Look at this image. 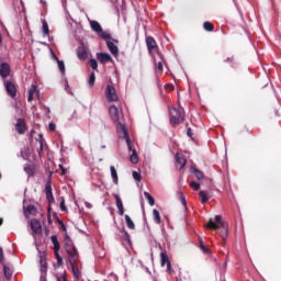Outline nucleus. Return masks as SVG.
Masks as SVG:
<instances>
[{"label":"nucleus","mask_w":281,"mask_h":281,"mask_svg":"<svg viewBox=\"0 0 281 281\" xmlns=\"http://www.w3.org/2000/svg\"><path fill=\"white\" fill-rule=\"evenodd\" d=\"M56 221H57V223L59 224V225H64L65 223L60 220V218H58V217H56Z\"/></svg>","instance_id":"nucleus-55"},{"label":"nucleus","mask_w":281,"mask_h":281,"mask_svg":"<svg viewBox=\"0 0 281 281\" xmlns=\"http://www.w3.org/2000/svg\"><path fill=\"white\" fill-rule=\"evenodd\" d=\"M189 186H190V188H192V190H194L195 192H198V190H201V184H199V182L191 181Z\"/></svg>","instance_id":"nucleus-41"},{"label":"nucleus","mask_w":281,"mask_h":281,"mask_svg":"<svg viewBox=\"0 0 281 281\" xmlns=\"http://www.w3.org/2000/svg\"><path fill=\"white\" fill-rule=\"evenodd\" d=\"M153 214H154V221L155 223H157V225H159L161 223V215L159 214V212L157 211V209L153 210Z\"/></svg>","instance_id":"nucleus-33"},{"label":"nucleus","mask_w":281,"mask_h":281,"mask_svg":"<svg viewBox=\"0 0 281 281\" xmlns=\"http://www.w3.org/2000/svg\"><path fill=\"white\" fill-rule=\"evenodd\" d=\"M10 64L8 63H2L0 64V76L1 78H8V76H10Z\"/></svg>","instance_id":"nucleus-13"},{"label":"nucleus","mask_w":281,"mask_h":281,"mask_svg":"<svg viewBox=\"0 0 281 281\" xmlns=\"http://www.w3.org/2000/svg\"><path fill=\"white\" fill-rule=\"evenodd\" d=\"M125 223H126L128 229H135V222H133L131 216L125 215Z\"/></svg>","instance_id":"nucleus-32"},{"label":"nucleus","mask_w":281,"mask_h":281,"mask_svg":"<svg viewBox=\"0 0 281 281\" xmlns=\"http://www.w3.org/2000/svg\"><path fill=\"white\" fill-rule=\"evenodd\" d=\"M50 240L54 245V247H53L54 251H60V243L58 241V237L56 235H53L50 237Z\"/></svg>","instance_id":"nucleus-25"},{"label":"nucleus","mask_w":281,"mask_h":281,"mask_svg":"<svg viewBox=\"0 0 281 281\" xmlns=\"http://www.w3.org/2000/svg\"><path fill=\"white\" fill-rule=\"evenodd\" d=\"M86 205H87L88 207H91V204H90V203H88V202L86 203Z\"/></svg>","instance_id":"nucleus-59"},{"label":"nucleus","mask_w":281,"mask_h":281,"mask_svg":"<svg viewBox=\"0 0 281 281\" xmlns=\"http://www.w3.org/2000/svg\"><path fill=\"white\" fill-rule=\"evenodd\" d=\"M110 171H111V177H112L113 183H115V186H117V183L120 181V178L117 177V169H115L114 166H111Z\"/></svg>","instance_id":"nucleus-23"},{"label":"nucleus","mask_w":281,"mask_h":281,"mask_svg":"<svg viewBox=\"0 0 281 281\" xmlns=\"http://www.w3.org/2000/svg\"><path fill=\"white\" fill-rule=\"evenodd\" d=\"M166 89H168L169 91H175V86L172 85H167Z\"/></svg>","instance_id":"nucleus-52"},{"label":"nucleus","mask_w":281,"mask_h":281,"mask_svg":"<svg viewBox=\"0 0 281 281\" xmlns=\"http://www.w3.org/2000/svg\"><path fill=\"white\" fill-rule=\"evenodd\" d=\"M70 266L72 267L74 274L78 278V274L80 273V270H78V268H76V263H72Z\"/></svg>","instance_id":"nucleus-47"},{"label":"nucleus","mask_w":281,"mask_h":281,"mask_svg":"<svg viewBox=\"0 0 281 281\" xmlns=\"http://www.w3.org/2000/svg\"><path fill=\"white\" fill-rule=\"evenodd\" d=\"M169 115H170V124H173V125L181 124V122H183L184 120L183 112H181L177 108L169 109Z\"/></svg>","instance_id":"nucleus-4"},{"label":"nucleus","mask_w":281,"mask_h":281,"mask_svg":"<svg viewBox=\"0 0 281 281\" xmlns=\"http://www.w3.org/2000/svg\"><path fill=\"white\" fill-rule=\"evenodd\" d=\"M24 172H26V175L29 177H34V175H36V166H34V165H26L24 167Z\"/></svg>","instance_id":"nucleus-20"},{"label":"nucleus","mask_w":281,"mask_h":281,"mask_svg":"<svg viewBox=\"0 0 281 281\" xmlns=\"http://www.w3.org/2000/svg\"><path fill=\"white\" fill-rule=\"evenodd\" d=\"M57 281H67V276L57 277Z\"/></svg>","instance_id":"nucleus-50"},{"label":"nucleus","mask_w":281,"mask_h":281,"mask_svg":"<svg viewBox=\"0 0 281 281\" xmlns=\"http://www.w3.org/2000/svg\"><path fill=\"white\" fill-rule=\"evenodd\" d=\"M144 196L147 199L149 205H151V206L155 205V198H153V195H150V193L145 191Z\"/></svg>","instance_id":"nucleus-35"},{"label":"nucleus","mask_w":281,"mask_h":281,"mask_svg":"<svg viewBox=\"0 0 281 281\" xmlns=\"http://www.w3.org/2000/svg\"><path fill=\"white\" fill-rule=\"evenodd\" d=\"M113 198L116 202V207L119 210V215L124 216V203L122 202V198L117 195V193H113Z\"/></svg>","instance_id":"nucleus-14"},{"label":"nucleus","mask_w":281,"mask_h":281,"mask_svg":"<svg viewBox=\"0 0 281 281\" xmlns=\"http://www.w3.org/2000/svg\"><path fill=\"white\" fill-rule=\"evenodd\" d=\"M40 265H41V272L44 273H47V261L45 260V258L41 257L40 259Z\"/></svg>","instance_id":"nucleus-30"},{"label":"nucleus","mask_w":281,"mask_h":281,"mask_svg":"<svg viewBox=\"0 0 281 281\" xmlns=\"http://www.w3.org/2000/svg\"><path fill=\"white\" fill-rule=\"evenodd\" d=\"M159 60L157 63V57H155V55L153 56L154 57V61L156 63V67L158 69V71H164V55L161 53H158L157 54Z\"/></svg>","instance_id":"nucleus-17"},{"label":"nucleus","mask_w":281,"mask_h":281,"mask_svg":"<svg viewBox=\"0 0 281 281\" xmlns=\"http://www.w3.org/2000/svg\"><path fill=\"white\" fill-rule=\"evenodd\" d=\"M4 88L10 98H16V85L12 81H4Z\"/></svg>","instance_id":"nucleus-7"},{"label":"nucleus","mask_w":281,"mask_h":281,"mask_svg":"<svg viewBox=\"0 0 281 281\" xmlns=\"http://www.w3.org/2000/svg\"><path fill=\"white\" fill-rule=\"evenodd\" d=\"M1 225H3V220H2V218H0V226H1Z\"/></svg>","instance_id":"nucleus-58"},{"label":"nucleus","mask_w":281,"mask_h":281,"mask_svg":"<svg viewBox=\"0 0 281 281\" xmlns=\"http://www.w3.org/2000/svg\"><path fill=\"white\" fill-rule=\"evenodd\" d=\"M179 195H180V201L182 203V205L186 207V210H188V204L186 202V195H183V192L179 191Z\"/></svg>","instance_id":"nucleus-42"},{"label":"nucleus","mask_w":281,"mask_h":281,"mask_svg":"<svg viewBox=\"0 0 281 281\" xmlns=\"http://www.w3.org/2000/svg\"><path fill=\"white\" fill-rule=\"evenodd\" d=\"M187 135H188V137H191V139H192V135H193L192 128H190V127L188 128Z\"/></svg>","instance_id":"nucleus-51"},{"label":"nucleus","mask_w":281,"mask_h":281,"mask_svg":"<svg viewBox=\"0 0 281 281\" xmlns=\"http://www.w3.org/2000/svg\"><path fill=\"white\" fill-rule=\"evenodd\" d=\"M90 27L93 32L100 34L102 32V25L98 21H91Z\"/></svg>","instance_id":"nucleus-22"},{"label":"nucleus","mask_w":281,"mask_h":281,"mask_svg":"<svg viewBox=\"0 0 281 281\" xmlns=\"http://www.w3.org/2000/svg\"><path fill=\"white\" fill-rule=\"evenodd\" d=\"M48 128L49 131H56V124L49 123Z\"/></svg>","instance_id":"nucleus-49"},{"label":"nucleus","mask_w":281,"mask_h":281,"mask_svg":"<svg viewBox=\"0 0 281 281\" xmlns=\"http://www.w3.org/2000/svg\"><path fill=\"white\" fill-rule=\"evenodd\" d=\"M56 60H57V64H58V67H59V71L61 74H65V61L59 60L58 57H56Z\"/></svg>","instance_id":"nucleus-40"},{"label":"nucleus","mask_w":281,"mask_h":281,"mask_svg":"<svg viewBox=\"0 0 281 281\" xmlns=\"http://www.w3.org/2000/svg\"><path fill=\"white\" fill-rule=\"evenodd\" d=\"M42 32L44 36H49V24H47V21L45 20L42 22Z\"/></svg>","instance_id":"nucleus-29"},{"label":"nucleus","mask_w":281,"mask_h":281,"mask_svg":"<svg viewBox=\"0 0 281 281\" xmlns=\"http://www.w3.org/2000/svg\"><path fill=\"white\" fill-rule=\"evenodd\" d=\"M193 175L194 177H196V179H199V181H201V179H203V172L196 168H193Z\"/></svg>","instance_id":"nucleus-37"},{"label":"nucleus","mask_w":281,"mask_h":281,"mask_svg":"<svg viewBox=\"0 0 281 281\" xmlns=\"http://www.w3.org/2000/svg\"><path fill=\"white\" fill-rule=\"evenodd\" d=\"M97 58L101 65H106V63H113V57L109 53H99Z\"/></svg>","instance_id":"nucleus-12"},{"label":"nucleus","mask_w":281,"mask_h":281,"mask_svg":"<svg viewBox=\"0 0 281 281\" xmlns=\"http://www.w3.org/2000/svg\"><path fill=\"white\" fill-rule=\"evenodd\" d=\"M46 201L54 203V193L52 191V180H48L45 184Z\"/></svg>","instance_id":"nucleus-11"},{"label":"nucleus","mask_w":281,"mask_h":281,"mask_svg":"<svg viewBox=\"0 0 281 281\" xmlns=\"http://www.w3.org/2000/svg\"><path fill=\"white\" fill-rule=\"evenodd\" d=\"M41 3H45L44 0H41Z\"/></svg>","instance_id":"nucleus-60"},{"label":"nucleus","mask_w":281,"mask_h":281,"mask_svg":"<svg viewBox=\"0 0 281 281\" xmlns=\"http://www.w3.org/2000/svg\"><path fill=\"white\" fill-rule=\"evenodd\" d=\"M77 56L79 58V60H87V46H81L79 47V49L77 50Z\"/></svg>","instance_id":"nucleus-18"},{"label":"nucleus","mask_w":281,"mask_h":281,"mask_svg":"<svg viewBox=\"0 0 281 281\" xmlns=\"http://www.w3.org/2000/svg\"><path fill=\"white\" fill-rule=\"evenodd\" d=\"M186 157L181 156V155H177L176 156V168H178V170H183V168H186Z\"/></svg>","instance_id":"nucleus-15"},{"label":"nucleus","mask_w":281,"mask_h":281,"mask_svg":"<svg viewBox=\"0 0 281 281\" xmlns=\"http://www.w3.org/2000/svg\"><path fill=\"white\" fill-rule=\"evenodd\" d=\"M160 265H161V267H166V265H167L168 273H172V263H170V259L168 258V254H166V252L160 254Z\"/></svg>","instance_id":"nucleus-9"},{"label":"nucleus","mask_w":281,"mask_h":281,"mask_svg":"<svg viewBox=\"0 0 281 281\" xmlns=\"http://www.w3.org/2000/svg\"><path fill=\"white\" fill-rule=\"evenodd\" d=\"M133 179H135V181H142V173L133 171Z\"/></svg>","instance_id":"nucleus-44"},{"label":"nucleus","mask_w":281,"mask_h":281,"mask_svg":"<svg viewBox=\"0 0 281 281\" xmlns=\"http://www.w3.org/2000/svg\"><path fill=\"white\" fill-rule=\"evenodd\" d=\"M200 249L201 251H203V254H210V248L205 246V244L203 243V239H200Z\"/></svg>","instance_id":"nucleus-38"},{"label":"nucleus","mask_w":281,"mask_h":281,"mask_svg":"<svg viewBox=\"0 0 281 281\" xmlns=\"http://www.w3.org/2000/svg\"><path fill=\"white\" fill-rule=\"evenodd\" d=\"M3 271H4V277L7 278V280H10V278H12V273H14L12 268H10L9 266H5V265H3Z\"/></svg>","instance_id":"nucleus-27"},{"label":"nucleus","mask_w":281,"mask_h":281,"mask_svg":"<svg viewBox=\"0 0 281 281\" xmlns=\"http://www.w3.org/2000/svg\"><path fill=\"white\" fill-rule=\"evenodd\" d=\"M225 63H234V57H228Z\"/></svg>","instance_id":"nucleus-54"},{"label":"nucleus","mask_w":281,"mask_h":281,"mask_svg":"<svg viewBox=\"0 0 281 281\" xmlns=\"http://www.w3.org/2000/svg\"><path fill=\"white\" fill-rule=\"evenodd\" d=\"M106 45H108V49L111 52V54H112L113 56H117V54H119V52H120V49L117 48V46H116L113 42H111V41H108V42H106Z\"/></svg>","instance_id":"nucleus-19"},{"label":"nucleus","mask_w":281,"mask_h":281,"mask_svg":"<svg viewBox=\"0 0 281 281\" xmlns=\"http://www.w3.org/2000/svg\"><path fill=\"white\" fill-rule=\"evenodd\" d=\"M203 30H205V32H214V24H212L210 21H206L203 23Z\"/></svg>","instance_id":"nucleus-31"},{"label":"nucleus","mask_w":281,"mask_h":281,"mask_svg":"<svg viewBox=\"0 0 281 281\" xmlns=\"http://www.w3.org/2000/svg\"><path fill=\"white\" fill-rule=\"evenodd\" d=\"M105 98L108 102H117L120 98L117 97V92L115 90V87L108 85L105 89Z\"/></svg>","instance_id":"nucleus-6"},{"label":"nucleus","mask_w":281,"mask_h":281,"mask_svg":"<svg viewBox=\"0 0 281 281\" xmlns=\"http://www.w3.org/2000/svg\"><path fill=\"white\" fill-rule=\"evenodd\" d=\"M100 37L103 38V41H105L108 43V41H113V37H111V34L108 33V32H104L102 31L100 34H99Z\"/></svg>","instance_id":"nucleus-34"},{"label":"nucleus","mask_w":281,"mask_h":281,"mask_svg":"<svg viewBox=\"0 0 281 281\" xmlns=\"http://www.w3.org/2000/svg\"><path fill=\"white\" fill-rule=\"evenodd\" d=\"M110 117L111 120L117 124L120 122V110L117 109L116 105H111L109 109Z\"/></svg>","instance_id":"nucleus-10"},{"label":"nucleus","mask_w":281,"mask_h":281,"mask_svg":"<svg viewBox=\"0 0 281 281\" xmlns=\"http://www.w3.org/2000/svg\"><path fill=\"white\" fill-rule=\"evenodd\" d=\"M59 207L61 210V212H67V205H65V198H61V202L59 204Z\"/></svg>","instance_id":"nucleus-45"},{"label":"nucleus","mask_w":281,"mask_h":281,"mask_svg":"<svg viewBox=\"0 0 281 281\" xmlns=\"http://www.w3.org/2000/svg\"><path fill=\"white\" fill-rule=\"evenodd\" d=\"M40 281H47V277L45 274H42Z\"/></svg>","instance_id":"nucleus-53"},{"label":"nucleus","mask_w":281,"mask_h":281,"mask_svg":"<svg viewBox=\"0 0 281 281\" xmlns=\"http://www.w3.org/2000/svg\"><path fill=\"white\" fill-rule=\"evenodd\" d=\"M5 260V257H4V255H3V248L2 247H0V262H1V265H3V261Z\"/></svg>","instance_id":"nucleus-48"},{"label":"nucleus","mask_w":281,"mask_h":281,"mask_svg":"<svg viewBox=\"0 0 281 281\" xmlns=\"http://www.w3.org/2000/svg\"><path fill=\"white\" fill-rule=\"evenodd\" d=\"M90 67L92 69H98V60L95 59H90Z\"/></svg>","instance_id":"nucleus-46"},{"label":"nucleus","mask_w":281,"mask_h":281,"mask_svg":"<svg viewBox=\"0 0 281 281\" xmlns=\"http://www.w3.org/2000/svg\"><path fill=\"white\" fill-rule=\"evenodd\" d=\"M60 168H61V172H63V175H66L67 169L63 168V166H60Z\"/></svg>","instance_id":"nucleus-57"},{"label":"nucleus","mask_w":281,"mask_h":281,"mask_svg":"<svg viewBox=\"0 0 281 281\" xmlns=\"http://www.w3.org/2000/svg\"><path fill=\"white\" fill-rule=\"evenodd\" d=\"M31 228L33 229L34 234H41V232H43V226L38 220L31 221Z\"/></svg>","instance_id":"nucleus-16"},{"label":"nucleus","mask_w":281,"mask_h":281,"mask_svg":"<svg viewBox=\"0 0 281 281\" xmlns=\"http://www.w3.org/2000/svg\"><path fill=\"white\" fill-rule=\"evenodd\" d=\"M15 131L19 135H25L27 131V124H25V119H18L15 124Z\"/></svg>","instance_id":"nucleus-8"},{"label":"nucleus","mask_w":281,"mask_h":281,"mask_svg":"<svg viewBox=\"0 0 281 281\" xmlns=\"http://www.w3.org/2000/svg\"><path fill=\"white\" fill-rule=\"evenodd\" d=\"M38 89L36 88V85H32L29 90V97L27 102H32L34 100V95H36Z\"/></svg>","instance_id":"nucleus-21"},{"label":"nucleus","mask_w":281,"mask_h":281,"mask_svg":"<svg viewBox=\"0 0 281 281\" xmlns=\"http://www.w3.org/2000/svg\"><path fill=\"white\" fill-rule=\"evenodd\" d=\"M88 85L90 87H93V85H95V72H91L90 74V77H89V80H88Z\"/></svg>","instance_id":"nucleus-39"},{"label":"nucleus","mask_w":281,"mask_h":281,"mask_svg":"<svg viewBox=\"0 0 281 281\" xmlns=\"http://www.w3.org/2000/svg\"><path fill=\"white\" fill-rule=\"evenodd\" d=\"M121 128L123 131V136H124V139L127 144V148L128 150L132 151V155H131V161L133 164H138L139 162V157L137 156V150L133 149V144L131 142V136H128V132L126 131V127H124V125H121Z\"/></svg>","instance_id":"nucleus-3"},{"label":"nucleus","mask_w":281,"mask_h":281,"mask_svg":"<svg viewBox=\"0 0 281 281\" xmlns=\"http://www.w3.org/2000/svg\"><path fill=\"white\" fill-rule=\"evenodd\" d=\"M119 232L122 233V239L126 240V243H131V235L128 234V232H126V229L123 228H119Z\"/></svg>","instance_id":"nucleus-28"},{"label":"nucleus","mask_w":281,"mask_h":281,"mask_svg":"<svg viewBox=\"0 0 281 281\" xmlns=\"http://www.w3.org/2000/svg\"><path fill=\"white\" fill-rule=\"evenodd\" d=\"M60 226H61L63 232H67V226H65V224H61Z\"/></svg>","instance_id":"nucleus-56"},{"label":"nucleus","mask_w":281,"mask_h":281,"mask_svg":"<svg viewBox=\"0 0 281 281\" xmlns=\"http://www.w3.org/2000/svg\"><path fill=\"white\" fill-rule=\"evenodd\" d=\"M205 227L207 229H213L214 232L220 231L222 240H227V237L229 236V225L223 222V216L221 215H216L215 218H210Z\"/></svg>","instance_id":"nucleus-1"},{"label":"nucleus","mask_w":281,"mask_h":281,"mask_svg":"<svg viewBox=\"0 0 281 281\" xmlns=\"http://www.w3.org/2000/svg\"><path fill=\"white\" fill-rule=\"evenodd\" d=\"M25 212H26V214H30L32 216H36V214H38V210L36 209V205H34V204L27 205Z\"/></svg>","instance_id":"nucleus-24"},{"label":"nucleus","mask_w":281,"mask_h":281,"mask_svg":"<svg viewBox=\"0 0 281 281\" xmlns=\"http://www.w3.org/2000/svg\"><path fill=\"white\" fill-rule=\"evenodd\" d=\"M146 45H147V49H148V53L150 54V56H155V54H157V55L161 54V52H159V46L157 45V41H155V37L147 36Z\"/></svg>","instance_id":"nucleus-5"},{"label":"nucleus","mask_w":281,"mask_h":281,"mask_svg":"<svg viewBox=\"0 0 281 281\" xmlns=\"http://www.w3.org/2000/svg\"><path fill=\"white\" fill-rule=\"evenodd\" d=\"M54 254H55L57 263L59 265V267H63V257H60V254H58V251H54Z\"/></svg>","instance_id":"nucleus-43"},{"label":"nucleus","mask_w":281,"mask_h":281,"mask_svg":"<svg viewBox=\"0 0 281 281\" xmlns=\"http://www.w3.org/2000/svg\"><path fill=\"white\" fill-rule=\"evenodd\" d=\"M37 142L40 144L37 153H38V156L41 157L43 155V144H45V139H43V134L38 135Z\"/></svg>","instance_id":"nucleus-26"},{"label":"nucleus","mask_w":281,"mask_h":281,"mask_svg":"<svg viewBox=\"0 0 281 281\" xmlns=\"http://www.w3.org/2000/svg\"><path fill=\"white\" fill-rule=\"evenodd\" d=\"M64 247L69 256L70 265H76L78 262V248L74 246V240L67 234L64 237Z\"/></svg>","instance_id":"nucleus-2"},{"label":"nucleus","mask_w":281,"mask_h":281,"mask_svg":"<svg viewBox=\"0 0 281 281\" xmlns=\"http://www.w3.org/2000/svg\"><path fill=\"white\" fill-rule=\"evenodd\" d=\"M0 179H1V173H0Z\"/></svg>","instance_id":"nucleus-61"},{"label":"nucleus","mask_w":281,"mask_h":281,"mask_svg":"<svg viewBox=\"0 0 281 281\" xmlns=\"http://www.w3.org/2000/svg\"><path fill=\"white\" fill-rule=\"evenodd\" d=\"M199 196H201L202 203H207V201H210V198H207V192L205 191H200Z\"/></svg>","instance_id":"nucleus-36"}]
</instances>
